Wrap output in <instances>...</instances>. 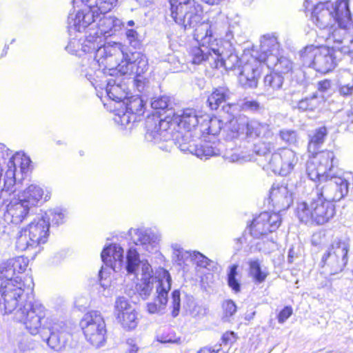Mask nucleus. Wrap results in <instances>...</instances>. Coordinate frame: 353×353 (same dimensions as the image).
Returning <instances> with one entry per match:
<instances>
[{"label":"nucleus","instance_id":"7c9ffc66","mask_svg":"<svg viewBox=\"0 0 353 353\" xmlns=\"http://www.w3.org/2000/svg\"><path fill=\"white\" fill-rule=\"evenodd\" d=\"M123 249L119 245L114 243L105 247L101 256L103 262L117 272L123 267Z\"/></svg>","mask_w":353,"mask_h":353},{"label":"nucleus","instance_id":"72a5a7b5","mask_svg":"<svg viewBox=\"0 0 353 353\" xmlns=\"http://www.w3.org/2000/svg\"><path fill=\"white\" fill-rule=\"evenodd\" d=\"M6 269L7 276L10 281L14 283V279L18 277V281H23L21 277L17 276L18 274H22L26 271L28 265V259L24 256H17L10 259L6 262L2 263Z\"/></svg>","mask_w":353,"mask_h":353},{"label":"nucleus","instance_id":"f3484780","mask_svg":"<svg viewBox=\"0 0 353 353\" xmlns=\"http://www.w3.org/2000/svg\"><path fill=\"white\" fill-rule=\"evenodd\" d=\"M319 181V183L313 192L332 203L340 201L348 192L347 181L341 176L332 174Z\"/></svg>","mask_w":353,"mask_h":353},{"label":"nucleus","instance_id":"423d86ee","mask_svg":"<svg viewBox=\"0 0 353 353\" xmlns=\"http://www.w3.org/2000/svg\"><path fill=\"white\" fill-rule=\"evenodd\" d=\"M335 214L334 205L312 192L310 197L297 202L296 215L305 224L320 225L327 223Z\"/></svg>","mask_w":353,"mask_h":353},{"label":"nucleus","instance_id":"6e6d98bb","mask_svg":"<svg viewBox=\"0 0 353 353\" xmlns=\"http://www.w3.org/2000/svg\"><path fill=\"white\" fill-rule=\"evenodd\" d=\"M339 93L343 96H350L353 93V81L347 83H340Z\"/></svg>","mask_w":353,"mask_h":353},{"label":"nucleus","instance_id":"a19ab883","mask_svg":"<svg viewBox=\"0 0 353 353\" xmlns=\"http://www.w3.org/2000/svg\"><path fill=\"white\" fill-rule=\"evenodd\" d=\"M66 217V211L61 208H54L48 210L44 215L37 216V218H44L50 223L51 221L52 224L59 225L64 222Z\"/></svg>","mask_w":353,"mask_h":353},{"label":"nucleus","instance_id":"bb28decb","mask_svg":"<svg viewBox=\"0 0 353 353\" xmlns=\"http://www.w3.org/2000/svg\"><path fill=\"white\" fill-rule=\"evenodd\" d=\"M30 208L19 197L12 199L6 205L3 219L7 223L20 224L28 217Z\"/></svg>","mask_w":353,"mask_h":353},{"label":"nucleus","instance_id":"a878e982","mask_svg":"<svg viewBox=\"0 0 353 353\" xmlns=\"http://www.w3.org/2000/svg\"><path fill=\"white\" fill-rule=\"evenodd\" d=\"M65 324L63 322L54 323L48 327L50 335L48 336L44 332L41 336L43 341L46 342L47 345L52 350L59 352L65 349L69 334L65 330Z\"/></svg>","mask_w":353,"mask_h":353},{"label":"nucleus","instance_id":"bf43d9fd","mask_svg":"<svg viewBox=\"0 0 353 353\" xmlns=\"http://www.w3.org/2000/svg\"><path fill=\"white\" fill-rule=\"evenodd\" d=\"M222 342L225 345L232 344L236 341V336L233 332H227L222 336Z\"/></svg>","mask_w":353,"mask_h":353},{"label":"nucleus","instance_id":"9b49d317","mask_svg":"<svg viewBox=\"0 0 353 353\" xmlns=\"http://www.w3.org/2000/svg\"><path fill=\"white\" fill-rule=\"evenodd\" d=\"M300 57L304 65L324 74L332 71L337 63L333 49L325 46H306L301 51Z\"/></svg>","mask_w":353,"mask_h":353},{"label":"nucleus","instance_id":"c9c22d12","mask_svg":"<svg viewBox=\"0 0 353 353\" xmlns=\"http://www.w3.org/2000/svg\"><path fill=\"white\" fill-rule=\"evenodd\" d=\"M44 191L40 186L31 184L19 194V198L30 207L42 199Z\"/></svg>","mask_w":353,"mask_h":353},{"label":"nucleus","instance_id":"6ab92c4d","mask_svg":"<svg viewBox=\"0 0 353 353\" xmlns=\"http://www.w3.org/2000/svg\"><path fill=\"white\" fill-rule=\"evenodd\" d=\"M157 297L146 306L150 314L161 313L165 310L168 303V294L171 289L172 279L168 271L163 268L157 270Z\"/></svg>","mask_w":353,"mask_h":353},{"label":"nucleus","instance_id":"de8ad7c7","mask_svg":"<svg viewBox=\"0 0 353 353\" xmlns=\"http://www.w3.org/2000/svg\"><path fill=\"white\" fill-rule=\"evenodd\" d=\"M114 120L117 123L123 126H128L131 122H135L137 120V116H135L125 110L122 114H118Z\"/></svg>","mask_w":353,"mask_h":353},{"label":"nucleus","instance_id":"603ef678","mask_svg":"<svg viewBox=\"0 0 353 353\" xmlns=\"http://www.w3.org/2000/svg\"><path fill=\"white\" fill-rule=\"evenodd\" d=\"M170 99L168 97L161 96L152 99L151 106L156 110H164L168 107Z\"/></svg>","mask_w":353,"mask_h":353},{"label":"nucleus","instance_id":"8fccbe9b","mask_svg":"<svg viewBox=\"0 0 353 353\" xmlns=\"http://www.w3.org/2000/svg\"><path fill=\"white\" fill-rule=\"evenodd\" d=\"M223 319L225 321H229L230 318L233 316L236 312V306L235 303L231 301L228 300L223 303Z\"/></svg>","mask_w":353,"mask_h":353},{"label":"nucleus","instance_id":"c03bdc74","mask_svg":"<svg viewBox=\"0 0 353 353\" xmlns=\"http://www.w3.org/2000/svg\"><path fill=\"white\" fill-rule=\"evenodd\" d=\"M334 52H340L345 55H349L353 58V35L344 38L343 44L333 45L332 46Z\"/></svg>","mask_w":353,"mask_h":353},{"label":"nucleus","instance_id":"b1692460","mask_svg":"<svg viewBox=\"0 0 353 353\" xmlns=\"http://www.w3.org/2000/svg\"><path fill=\"white\" fill-rule=\"evenodd\" d=\"M298 162L296 153L288 148H282L274 152L269 161L270 168L275 174L287 175Z\"/></svg>","mask_w":353,"mask_h":353},{"label":"nucleus","instance_id":"e2e57ef3","mask_svg":"<svg viewBox=\"0 0 353 353\" xmlns=\"http://www.w3.org/2000/svg\"><path fill=\"white\" fill-rule=\"evenodd\" d=\"M331 87V81L325 79L318 83V90L321 92H326Z\"/></svg>","mask_w":353,"mask_h":353},{"label":"nucleus","instance_id":"6e6552de","mask_svg":"<svg viewBox=\"0 0 353 353\" xmlns=\"http://www.w3.org/2000/svg\"><path fill=\"white\" fill-rule=\"evenodd\" d=\"M18 277L13 281H10L8 285L0 290V293L3 301L4 310L6 313H12L23 307L28 303H32L29 301L30 294L32 292L34 287L33 279L31 276L24 278V281H18Z\"/></svg>","mask_w":353,"mask_h":353},{"label":"nucleus","instance_id":"2f4dec72","mask_svg":"<svg viewBox=\"0 0 353 353\" xmlns=\"http://www.w3.org/2000/svg\"><path fill=\"white\" fill-rule=\"evenodd\" d=\"M94 28L99 32V35L108 37L114 34L117 32L121 30L123 27V23L121 19L114 16L104 17L94 23Z\"/></svg>","mask_w":353,"mask_h":353},{"label":"nucleus","instance_id":"a211bd4d","mask_svg":"<svg viewBox=\"0 0 353 353\" xmlns=\"http://www.w3.org/2000/svg\"><path fill=\"white\" fill-rule=\"evenodd\" d=\"M334 155L332 151L326 150L316 153L310 158L306 164V171L311 180L324 179L332 175Z\"/></svg>","mask_w":353,"mask_h":353},{"label":"nucleus","instance_id":"3c124183","mask_svg":"<svg viewBox=\"0 0 353 353\" xmlns=\"http://www.w3.org/2000/svg\"><path fill=\"white\" fill-rule=\"evenodd\" d=\"M180 292L179 290H174L172 293V302L171 306L172 307V315L176 317L179 315L180 311Z\"/></svg>","mask_w":353,"mask_h":353},{"label":"nucleus","instance_id":"dca6fc26","mask_svg":"<svg viewBox=\"0 0 353 353\" xmlns=\"http://www.w3.org/2000/svg\"><path fill=\"white\" fill-rule=\"evenodd\" d=\"M80 325L88 342L99 347L105 341V323L101 313L91 311L86 313L81 321Z\"/></svg>","mask_w":353,"mask_h":353},{"label":"nucleus","instance_id":"393cba45","mask_svg":"<svg viewBox=\"0 0 353 353\" xmlns=\"http://www.w3.org/2000/svg\"><path fill=\"white\" fill-rule=\"evenodd\" d=\"M105 72L104 70L99 77H97L94 72H86L84 75L96 89L99 88L103 90L104 88L110 99L115 102L123 101L127 96L124 85H121L114 79H106L103 83L97 79L101 77L102 74H105Z\"/></svg>","mask_w":353,"mask_h":353},{"label":"nucleus","instance_id":"c756f323","mask_svg":"<svg viewBox=\"0 0 353 353\" xmlns=\"http://www.w3.org/2000/svg\"><path fill=\"white\" fill-rule=\"evenodd\" d=\"M227 105L223 106V114L221 116V119L214 117L210 119L208 115L203 114L202 122L199 125V131L203 134H208L215 136L218 134L222 130L223 133L225 134L226 138L229 139L228 132L225 130L226 126L225 118L228 117L232 112H228L225 108Z\"/></svg>","mask_w":353,"mask_h":353},{"label":"nucleus","instance_id":"0e129e2a","mask_svg":"<svg viewBox=\"0 0 353 353\" xmlns=\"http://www.w3.org/2000/svg\"><path fill=\"white\" fill-rule=\"evenodd\" d=\"M213 352L214 353H224V351L221 348L212 350L210 347H205L200 349L197 353H213Z\"/></svg>","mask_w":353,"mask_h":353},{"label":"nucleus","instance_id":"a18cd8bd","mask_svg":"<svg viewBox=\"0 0 353 353\" xmlns=\"http://www.w3.org/2000/svg\"><path fill=\"white\" fill-rule=\"evenodd\" d=\"M349 27L350 26L343 27L341 26H339V28L334 30L332 34L329 38L330 41H333V45L343 44L344 38L351 36V34L347 32Z\"/></svg>","mask_w":353,"mask_h":353},{"label":"nucleus","instance_id":"774afa93","mask_svg":"<svg viewBox=\"0 0 353 353\" xmlns=\"http://www.w3.org/2000/svg\"><path fill=\"white\" fill-rule=\"evenodd\" d=\"M6 156H8V150L4 144L0 143V158L4 159Z\"/></svg>","mask_w":353,"mask_h":353},{"label":"nucleus","instance_id":"052dcab7","mask_svg":"<svg viewBox=\"0 0 353 353\" xmlns=\"http://www.w3.org/2000/svg\"><path fill=\"white\" fill-rule=\"evenodd\" d=\"M225 159H228L230 162H242L244 160V157L236 152L231 154L227 153L225 154Z\"/></svg>","mask_w":353,"mask_h":353},{"label":"nucleus","instance_id":"69168bd1","mask_svg":"<svg viewBox=\"0 0 353 353\" xmlns=\"http://www.w3.org/2000/svg\"><path fill=\"white\" fill-rule=\"evenodd\" d=\"M158 341L165 343H178L180 341L178 339H172V338L164 337L163 336H159L157 338Z\"/></svg>","mask_w":353,"mask_h":353},{"label":"nucleus","instance_id":"cd10ccee","mask_svg":"<svg viewBox=\"0 0 353 353\" xmlns=\"http://www.w3.org/2000/svg\"><path fill=\"white\" fill-rule=\"evenodd\" d=\"M293 188L286 184H273L270 192V199L279 211L288 209L293 202Z\"/></svg>","mask_w":353,"mask_h":353},{"label":"nucleus","instance_id":"2eb2a0df","mask_svg":"<svg viewBox=\"0 0 353 353\" xmlns=\"http://www.w3.org/2000/svg\"><path fill=\"white\" fill-rule=\"evenodd\" d=\"M263 57L264 54L261 52L260 48L249 57H243L241 61L243 64L241 66L238 79L243 88H254L257 86L262 68L265 65Z\"/></svg>","mask_w":353,"mask_h":353},{"label":"nucleus","instance_id":"7ed1b4c3","mask_svg":"<svg viewBox=\"0 0 353 353\" xmlns=\"http://www.w3.org/2000/svg\"><path fill=\"white\" fill-rule=\"evenodd\" d=\"M203 116L193 108H186L174 113L171 120L168 118L160 119L155 116L148 117L145 122V139L157 144L165 141L166 144L159 148L165 151H170L173 143L171 127L177 125L188 133L197 128L199 130Z\"/></svg>","mask_w":353,"mask_h":353},{"label":"nucleus","instance_id":"680f3d73","mask_svg":"<svg viewBox=\"0 0 353 353\" xmlns=\"http://www.w3.org/2000/svg\"><path fill=\"white\" fill-rule=\"evenodd\" d=\"M126 344L128 345L127 350L129 353H137L138 352L139 347L134 339H128Z\"/></svg>","mask_w":353,"mask_h":353},{"label":"nucleus","instance_id":"49530a36","mask_svg":"<svg viewBox=\"0 0 353 353\" xmlns=\"http://www.w3.org/2000/svg\"><path fill=\"white\" fill-rule=\"evenodd\" d=\"M237 265H232L230 267V271L228 274V285L234 290L235 292H239L240 291V283L239 280L237 279Z\"/></svg>","mask_w":353,"mask_h":353},{"label":"nucleus","instance_id":"0eeeda50","mask_svg":"<svg viewBox=\"0 0 353 353\" xmlns=\"http://www.w3.org/2000/svg\"><path fill=\"white\" fill-rule=\"evenodd\" d=\"M125 270L128 274L137 276L140 271V279L136 285V291L143 300L148 299L153 289L157 288V271L153 274L152 266L147 261H141L139 254L134 247H131L127 252Z\"/></svg>","mask_w":353,"mask_h":353},{"label":"nucleus","instance_id":"f257e3e1","mask_svg":"<svg viewBox=\"0 0 353 353\" xmlns=\"http://www.w3.org/2000/svg\"><path fill=\"white\" fill-rule=\"evenodd\" d=\"M171 17L185 29L194 28V38L198 46L192 47L190 54L193 64L208 62L214 68L232 70L240 59L232 44L214 37L211 25L200 23L203 9L196 0H170Z\"/></svg>","mask_w":353,"mask_h":353},{"label":"nucleus","instance_id":"aec40b11","mask_svg":"<svg viewBox=\"0 0 353 353\" xmlns=\"http://www.w3.org/2000/svg\"><path fill=\"white\" fill-rule=\"evenodd\" d=\"M116 319L125 330L135 329L139 323L138 312L132 303L125 296L116 299L114 305Z\"/></svg>","mask_w":353,"mask_h":353},{"label":"nucleus","instance_id":"09e8293b","mask_svg":"<svg viewBox=\"0 0 353 353\" xmlns=\"http://www.w3.org/2000/svg\"><path fill=\"white\" fill-rule=\"evenodd\" d=\"M281 139L288 144H295L297 141V134L294 130L283 129L279 132Z\"/></svg>","mask_w":353,"mask_h":353},{"label":"nucleus","instance_id":"4c0bfd02","mask_svg":"<svg viewBox=\"0 0 353 353\" xmlns=\"http://www.w3.org/2000/svg\"><path fill=\"white\" fill-rule=\"evenodd\" d=\"M123 102L125 105V110L128 112L135 116L142 114L144 104L143 101L140 97L137 95L130 97H126Z\"/></svg>","mask_w":353,"mask_h":353},{"label":"nucleus","instance_id":"864d4df0","mask_svg":"<svg viewBox=\"0 0 353 353\" xmlns=\"http://www.w3.org/2000/svg\"><path fill=\"white\" fill-rule=\"evenodd\" d=\"M235 105H238L239 106V112L241 110L252 111V112H257L261 109L260 103L256 101H243L241 104L234 103Z\"/></svg>","mask_w":353,"mask_h":353},{"label":"nucleus","instance_id":"ddd939ff","mask_svg":"<svg viewBox=\"0 0 353 353\" xmlns=\"http://www.w3.org/2000/svg\"><path fill=\"white\" fill-rule=\"evenodd\" d=\"M279 43L277 39L271 35H264L261 39L260 49L264 54L265 65L273 72L285 74L292 69V63L290 59L280 55Z\"/></svg>","mask_w":353,"mask_h":353},{"label":"nucleus","instance_id":"20e7f679","mask_svg":"<svg viewBox=\"0 0 353 353\" xmlns=\"http://www.w3.org/2000/svg\"><path fill=\"white\" fill-rule=\"evenodd\" d=\"M225 110L228 112H232L225 118L227 123L225 130L228 132L229 139H236L240 135H245L249 139H269L273 137L274 133L268 124L250 119L245 115L239 114L238 105L227 104Z\"/></svg>","mask_w":353,"mask_h":353},{"label":"nucleus","instance_id":"5fc2aeb1","mask_svg":"<svg viewBox=\"0 0 353 353\" xmlns=\"http://www.w3.org/2000/svg\"><path fill=\"white\" fill-rule=\"evenodd\" d=\"M125 36L129 43L134 47L139 44V34L133 29H128L125 31Z\"/></svg>","mask_w":353,"mask_h":353},{"label":"nucleus","instance_id":"1a4fd4ad","mask_svg":"<svg viewBox=\"0 0 353 353\" xmlns=\"http://www.w3.org/2000/svg\"><path fill=\"white\" fill-rule=\"evenodd\" d=\"M49 223L44 218H34L30 223L21 227L16 234L15 246L19 251L33 250L47 242Z\"/></svg>","mask_w":353,"mask_h":353},{"label":"nucleus","instance_id":"37998d69","mask_svg":"<svg viewBox=\"0 0 353 353\" xmlns=\"http://www.w3.org/2000/svg\"><path fill=\"white\" fill-rule=\"evenodd\" d=\"M70 35V41L68 44L65 47L66 50L72 54H76L78 56H81V43L83 38V35H81V32H77L75 34L72 36Z\"/></svg>","mask_w":353,"mask_h":353},{"label":"nucleus","instance_id":"4be33fe9","mask_svg":"<svg viewBox=\"0 0 353 353\" xmlns=\"http://www.w3.org/2000/svg\"><path fill=\"white\" fill-rule=\"evenodd\" d=\"M281 223V219L278 213L263 212L254 219L250 227V232L254 238H261L276 231Z\"/></svg>","mask_w":353,"mask_h":353},{"label":"nucleus","instance_id":"4468645a","mask_svg":"<svg viewBox=\"0 0 353 353\" xmlns=\"http://www.w3.org/2000/svg\"><path fill=\"white\" fill-rule=\"evenodd\" d=\"M46 315V309L43 304L38 301L28 303L20 307L14 314L17 321L22 323L26 329L32 335L40 334L45 331L43 321Z\"/></svg>","mask_w":353,"mask_h":353},{"label":"nucleus","instance_id":"e433bc0d","mask_svg":"<svg viewBox=\"0 0 353 353\" xmlns=\"http://www.w3.org/2000/svg\"><path fill=\"white\" fill-rule=\"evenodd\" d=\"M323 102V97L319 96L316 93H314L310 97H307L300 100L297 103L296 108L303 112H314L321 108Z\"/></svg>","mask_w":353,"mask_h":353},{"label":"nucleus","instance_id":"f8f14e48","mask_svg":"<svg viewBox=\"0 0 353 353\" xmlns=\"http://www.w3.org/2000/svg\"><path fill=\"white\" fill-rule=\"evenodd\" d=\"M349 240L346 238H335L321 258L323 271L330 275L341 272L348 261Z\"/></svg>","mask_w":353,"mask_h":353},{"label":"nucleus","instance_id":"f704fd0d","mask_svg":"<svg viewBox=\"0 0 353 353\" xmlns=\"http://www.w3.org/2000/svg\"><path fill=\"white\" fill-rule=\"evenodd\" d=\"M232 94V92L226 86L214 88L208 99L209 106L212 110H216L222 103L230 100Z\"/></svg>","mask_w":353,"mask_h":353},{"label":"nucleus","instance_id":"c85d7f7f","mask_svg":"<svg viewBox=\"0 0 353 353\" xmlns=\"http://www.w3.org/2000/svg\"><path fill=\"white\" fill-rule=\"evenodd\" d=\"M30 163V159L24 153L17 152L14 154L8 162V168L4 176L6 187L14 188L17 168H19L21 172L25 173L28 171Z\"/></svg>","mask_w":353,"mask_h":353},{"label":"nucleus","instance_id":"39448f33","mask_svg":"<svg viewBox=\"0 0 353 353\" xmlns=\"http://www.w3.org/2000/svg\"><path fill=\"white\" fill-rule=\"evenodd\" d=\"M312 22L320 29L337 23L343 27L352 25L349 0H325L314 7L311 13Z\"/></svg>","mask_w":353,"mask_h":353},{"label":"nucleus","instance_id":"4d7b16f0","mask_svg":"<svg viewBox=\"0 0 353 353\" xmlns=\"http://www.w3.org/2000/svg\"><path fill=\"white\" fill-rule=\"evenodd\" d=\"M292 314L291 307H285L278 315V321L279 323H283Z\"/></svg>","mask_w":353,"mask_h":353},{"label":"nucleus","instance_id":"9d476101","mask_svg":"<svg viewBox=\"0 0 353 353\" xmlns=\"http://www.w3.org/2000/svg\"><path fill=\"white\" fill-rule=\"evenodd\" d=\"M74 8L79 10L74 15V29L84 28L101 14H105L117 6L118 0H73Z\"/></svg>","mask_w":353,"mask_h":353},{"label":"nucleus","instance_id":"f03ea898","mask_svg":"<svg viewBox=\"0 0 353 353\" xmlns=\"http://www.w3.org/2000/svg\"><path fill=\"white\" fill-rule=\"evenodd\" d=\"M74 16L68 18V32L71 36L81 32L83 38L81 50L83 53H94L91 67L88 72H94L97 77L108 70H117L121 74L140 76L148 70L146 57L140 52L128 53L126 48L120 42H108L103 44V39L94 28V22L84 28L74 29ZM87 70L85 71V73Z\"/></svg>","mask_w":353,"mask_h":353},{"label":"nucleus","instance_id":"58836bf2","mask_svg":"<svg viewBox=\"0 0 353 353\" xmlns=\"http://www.w3.org/2000/svg\"><path fill=\"white\" fill-rule=\"evenodd\" d=\"M250 274L254 281L258 283H263L268 275L265 268H262L261 263L258 259L251 260L249 262Z\"/></svg>","mask_w":353,"mask_h":353},{"label":"nucleus","instance_id":"473e14b6","mask_svg":"<svg viewBox=\"0 0 353 353\" xmlns=\"http://www.w3.org/2000/svg\"><path fill=\"white\" fill-rule=\"evenodd\" d=\"M172 248L173 255L179 265L184 263L189 258L194 261L198 266L206 268L209 265L210 260L199 252L185 251L178 244H173Z\"/></svg>","mask_w":353,"mask_h":353},{"label":"nucleus","instance_id":"79ce46f5","mask_svg":"<svg viewBox=\"0 0 353 353\" xmlns=\"http://www.w3.org/2000/svg\"><path fill=\"white\" fill-rule=\"evenodd\" d=\"M283 83V77L275 72L266 75L264 79V85L268 92L281 89Z\"/></svg>","mask_w":353,"mask_h":353},{"label":"nucleus","instance_id":"338daca9","mask_svg":"<svg viewBox=\"0 0 353 353\" xmlns=\"http://www.w3.org/2000/svg\"><path fill=\"white\" fill-rule=\"evenodd\" d=\"M322 236H325V234L323 232H319L318 233L314 234L313 235L312 239V243L314 245H318L319 243H320V242L319 241V239H320Z\"/></svg>","mask_w":353,"mask_h":353},{"label":"nucleus","instance_id":"ea45409f","mask_svg":"<svg viewBox=\"0 0 353 353\" xmlns=\"http://www.w3.org/2000/svg\"><path fill=\"white\" fill-rule=\"evenodd\" d=\"M327 133V132L325 127H321L314 131L308 143V152L310 153H316V150L324 142Z\"/></svg>","mask_w":353,"mask_h":353},{"label":"nucleus","instance_id":"412c9836","mask_svg":"<svg viewBox=\"0 0 353 353\" xmlns=\"http://www.w3.org/2000/svg\"><path fill=\"white\" fill-rule=\"evenodd\" d=\"M190 137V134L188 132L184 137H181V141L179 139V135L176 137L178 148L181 151L190 152L200 159H208L210 157L220 154V150L216 148L215 142L201 141L199 143H195L194 141L189 140Z\"/></svg>","mask_w":353,"mask_h":353},{"label":"nucleus","instance_id":"13d9d810","mask_svg":"<svg viewBox=\"0 0 353 353\" xmlns=\"http://www.w3.org/2000/svg\"><path fill=\"white\" fill-rule=\"evenodd\" d=\"M6 268L3 265L2 263H0V290H3V286H6L10 283V279L8 276H7V273L6 272Z\"/></svg>","mask_w":353,"mask_h":353},{"label":"nucleus","instance_id":"5701e85b","mask_svg":"<svg viewBox=\"0 0 353 353\" xmlns=\"http://www.w3.org/2000/svg\"><path fill=\"white\" fill-rule=\"evenodd\" d=\"M133 242L148 253L156 252L161 239V234L151 228H131L129 232Z\"/></svg>","mask_w":353,"mask_h":353}]
</instances>
